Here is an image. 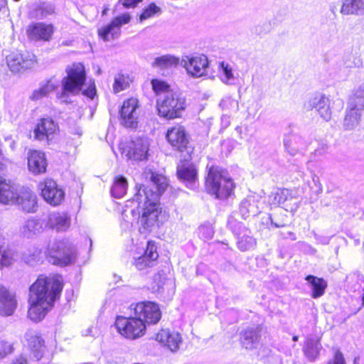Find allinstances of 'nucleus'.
I'll return each mask as SVG.
<instances>
[{
	"mask_svg": "<svg viewBox=\"0 0 364 364\" xmlns=\"http://www.w3.org/2000/svg\"><path fill=\"white\" fill-rule=\"evenodd\" d=\"M147 176L151 186L136 185V192L131 201L136 205V209L132 210V214H138V223L146 230L160 221L162 215L159 200L168 185L166 178L161 174L150 171Z\"/></svg>",
	"mask_w": 364,
	"mask_h": 364,
	"instance_id": "nucleus-1",
	"label": "nucleus"
},
{
	"mask_svg": "<svg viewBox=\"0 0 364 364\" xmlns=\"http://www.w3.org/2000/svg\"><path fill=\"white\" fill-rule=\"evenodd\" d=\"M63 287L61 276H40L30 287L28 317L34 321L43 319L59 297Z\"/></svg>",
	"mask_w": 364,
	"mask_h": 364,
	"instance_id": "nucleus-2",
	"label": "nucleus"
},
{
	"mask_svg": "<svg viewBox=\"0 0 364 364\" xmlns=\"http://www.w3.org/2000/svg\"><path fill=\"white\" fill-rule=\"evenodd\" d=\"M151 85L158 96L156 106L159 114L166 119L180 117L185 109V99L178 92L170 89L166 82L152 80Z\"/></svg>",
	"mask_w": 364,
	"mask_h": 364,
	"instance_id": "nucleus-3",
	"label": "nucleus"
},
{
	"mask_svg": "<svg viewBox=\"0 0 364 364\" xmlns=\"http://www.w3.org/2000/svg\"><path fill=\"white\" fill-rule=\"evenodd\" d=\"M67 75L61 80V92L57 97L64 103H68L70 96L78 95L82 90L86 80L85 68L81 63H75L66 68Z\"/></svg>",
	"mask_w": 364,
	"mask_h": 364,
	"instance_id": "nucleus-4",
	"label": "nucleus"
},
{
	"mask_svg": "<svg viewBox=\"0 0 364 364\" xmlns=\"http://www.w3.org/2000/svg\"><path fill=\"white\" fill-rule=\"evenodd\" d=\"M205 187L208 192L215 196L216 198L225 199L233 193L235 186L225 171L211 167L206 177Z\"/></svg>",
	"mask_w": 364,
	"mask_h": 364,
	"instance_id": "nucleus-5",
	"label": "nucleus"
},
{
	"mask_svg": "<svg viewBox=\"0 0 364 364\" xmlns=\"http://www.w3.org/2000/svg\"><path fill=\"white\" fill-rule=\"evenodd\" d=\"M45 254L50 257V262L58 266H67L75 262L76 250L68 240L50 242Z\"/></svg>",
	"mask_w": 364,
	"mask_h": 364,
	"instance_id": "nucleus-6",
	"label": "nucleus"
},
{
	"mask_svg": "<svg viewBox=\"0 0 364 364\" xmlns=\"http://www.w3.org/2000/svg\"><path fill=\"white\" fill-rule=\"evenodd\" d=\"M115 326L120 334L130 339H136L142 336L146 329V325L142 318H138L136 316L129 318L117 316Z\"/></svg>",
	"mask_w": 364,
	"mask_h": 364,
	"instance_id": "nucleus-7",
	"label": "nucleus"
},
{
	"mask_svg": "<svg viewBox=\"0 0 364 364\" xmlns=\"http://www.w3.org/2000/svg\"><path fill=\"white\" fill-rule=\"evenodd\" d=\"M6 63L12 73H19L33 68L36 64V59L32 53L16 50L6 56Z\"/></svg>",
	"mask_w": 364,
	"mask_h": 364,
	"instance_id": "nucleus-8",
	"label": "nucleus"
},
{
	"mask_svg": "<svg viewBox=\"0 0 364 364\" xmlns=\"http://www.w3.org/2000/svg\"><path fill=\"white\" fill-rule=\"evenodd\" d=\"M149 141L146 137H136L122 146V154L127 159L143 161L147 159Z\"/></svg>",
	"mask_w": 364,
	"mask_h": 364,
	"instance_id": "nucleus-9",
	"label": "nucleus"
},
{
	"mask_svg": "<svg viewBox=\"0 0 364 364\" xmlns=\"http://www.w3.org/2000/svg\"><path fill=\"white\" fill-rule=\"evenodd\" d=\"M181 65L191 76L198 77L207 75L208 60L204 55H184L181 60Z\"/></svg>",
	"mask_w": 364,
	"mask_h": 364,
	"instance_id": "nucleus-10",
	"label": "nucleus"
},
{
	"mask_svg": "<svg viewBox=\"0 0 364 364\" xmlns=\"http://www.w3.org/2000/svg\"><path fill=\"white\" fill-rule=\"evenodd\" d=\"M139 118V102L134 97L124 101L120 109L121 124L128 128H136Z\"/></svg>",
	"mask_w": 364,
	"mask_h": 364,
	"instance_id": "nucleus-11",
	"label": "nucleus"
},
{
	"mask_svg": "<svg viewBox=\"0 0 364 364\" xmlns=\"http://www.w3.org/2000/svg\"><path fill=\"white\" fill-rule=\"evenodd\" d=\"M134 316L141 318L146 323H156L161 318V311L159 306L151 301L137 303L134 308Z\"/></svg>",
	"mask_w": 364,
	"mask_h": 364,
	"instance_id": "nucleus-12",
	"label": "nucleus"
},
{
	"mask_svg": "<svg viewBox=\"0 0 364 364\" xmlns=\"http://www.w3.org/2000/svg\"><path fill=\"white\" fill-rule=\"evenodd\" d=\"M131 21V16L128 13L115 17L109 24L98 30V34L104 41H109L117 38L121 33V27Z\"/></svg>",
	"mask_w": 364,
	"mask_h": 364,
	"instance_id": "nucleus-13",
	"label": "nucleus"
},
{
	"mask_svg": "<svg viewBox=\"0 0 364 364\" xmlns=\"http://www.w3.org/2000/svg\"><path fill=\"white\" fill-rule=\"evenodd\" d=\"M41 191V196L46 202L52 205H59L64 199L65 193L59 188L56 182L52 179L47 178L38 185Z\"/></svg>",
	"mask_w": 364,
	"mask_h": 364,
	"instance_id": "nucleus-14",
	"label": "nucleus"
},
{
	"mask_svg": "<svg viewBox=\"0 0 364 364\" xmlns=\"http://www.w3.org/2000/svg\"><path fill=\"white\" fill-rule=\"evenodd\" d=\"M294 199L293 193L291 190L287 188H279L275 191L272 192L268 196V203L271 205H284L287 210H295L299 207V203L294 202L291 203V201Z\"/></svg>",
	"mask_w": 364,
	"mask_h": 364,
	"instance_id": "nucleus-15",
	"label": "nucleus"
},
{
	"mask_svg": "<svg viewBox=\"0 0 364 364\" xmlns=\"http://www.w3.org/2000/svg\"><path fill=\"white\" fill-rule=\"evenodd\" d=\"M262 328L259 326H248L240 333V343L243 348L252 350L258 348L261 343Z\"/></svg>",
	"mask_w": 364,
	"mask_h": 364,
	"instance_id": "nucleus-16",
	"label": "nucleus"
},
{
	"mask_svg": "<svg viewBox=\"0 0 364 364\" xmlns=\"http://www.w3.org/2000/svg\"><path fill=\"white\" fill-rule=\"evenodd\" d=\"M166 137L178 151L183 152L187 149L189 138L183 127L178 125L168 129Z\"/></svg>",
	"mask_w": 364,
	"mask_h": 364,
	"instance_id": "nucleus-17",
	"label": "nucleus"
},
{
	"mask_svg": "<svg viewBox=\"0 0 364 364\" xmlns=\"http://www.w3.org/2000/svg\"><path fill=\"white\" fill-rule=\"evenodd\" d=\"M284 146L289 155L294 156L301 154L308 146L304 138L297 134H290L284 136Z\"/></svg>",
	"mask_w": 364,
	"mask_h": 364,
	"instance_id": "nucleus-18",
	"label": "nucleus"
},
{
	"mask_svg": "<svg viewBox=\"0 0 364 364\" xmlns=\"http://www.w3.org/2000/svg\"><path fill=\"white\" fill-rule=\"evenodd\" d=\"M238 231L234 230L237 235V246L242 252L254 250L257 245L256 239L252 235L251 231L240 223L237 224Z\"/></svg>",
	"mask_w": 364,
	"mask_h": 364,
	"instance_id": "nucleus-19",
	"label": "nucleus"
},
{
	"mask_svg": "<svg viewBox=\"0 0 364 364\" xmlns=\"http://www.w3.org/2000/svg\"><path fill=\"white\" fill-rule=\"evenodd\" d=\"M29 38L35 41H49L53 33V26L44 23H36L30 25L27 30Z\"/></svg>",
	"mask_w": 364,
	"mask_h": 364,
	"instance_id": "nucleus-20",
	"label": "nucleus"
},
{
	"mask_svg": "<svg viewBox=\"0 0 364 364\" xmlns=\"http://www.w3.org/2000/svg\"><path fill=\"white\" fill-rule=\"evenodd\" d=\"M16 304L15 296L0 284V315L4 316L12 315Z\"/></svg>",
	"mask_w": 364,
	"mask_h": 364,
	"instance_id": "nucleus-21",
	"label": "nucleus"
},
{
	"mask_svg": "<svg viewBox=\"0 0 364 364\" xmlns=\"http://www.w3.org/2000/svg\"><path fill=\"white\" fill-rule=\"evenodd\" d=\"M156 340L166 345L171 351L176 352L178 350L182 341L181 335L176 331H170L168 329H162L156 336Z\"/></svg>",
	"mask_w": 364,
	"mask_h": 364,
	"instance_id": "nucleus-22",
	"label": "nucleus"
},
{
	"mask_svg": "<svg viewBox=\"0 0 364 364\" xmlns=\"http://www.w3.org/2000/svg\"><path fill=\"white\" fill-rule=\"evenodd\" d=\"M23 210L28 213H33L37 210V197L29 189L21 191L16 196V203Z\"/></svg>",
	"mask_w": 364,
	"mask_h": 364,
	"instance_id": "nucleus-23",
	"label": "nucleus"
},
{
	"mask_svg": "<svg viewBox=\"0 0 364 364\" xmlns=\"http://www.w3.org/2000/svg\"><path fill=\"white\" fill-rule=\"evenodd\" d=\"M158 257L156 245L152 242H148L144 254L135 259L134 265L138 269L142 270L146 267H151Z\"/></svg>",
	"mask_w": 364,
	"mask_h": 364,
	"instance_id": "nucleus-24",
	"label": "nucleus"
},
{
	"mask_svg": "<svg viewBox=\"0 0 364 364\" xmlns=\"http://www.w3.org/2000/svg\"><path fill=\"white\" fill-rule=\"evenodd\" d=\"M28 166L33 173L41 174L46 171L47 163L43 153L31 151L28 156Z\"/></svg>",
	"mask_w": 364,
	"mask_h": 364,
	"instance_id": "nucleus-25",
	"label": "nucleus"
},
{
	"mask_svg": "<svg viewBox=\"0 0 364 364\" xmlns=\"http://www.w3.org/2000/svg\"><path fill=\"white\" fill-rule=\"evenodd\" d=\"M70 225V218L65 213L53 212L48 215L46 227L57 231H65Z\"/></svg>",
	"mask_w": 364,
	"mask_h": 364,
	"instance_id": "nucleus-26",
	"label": "nucleus"
},
{
	"mask_svg": "<svg viewBox=\"0 0 364 364\" xmlns=\"http://www.w3.org/2000/svg\"><path fill=\"white\" fill-rule=\"evenodd\" d=\"M57 126L50 118H43L35 129V137L38 140L49 139L50 136L55 133Z\"/></svg>",
	"mask_w": 364,
	"mask_h": 364,
	"instance_id": "nucleus-27",
	"label": "nucleus"
},
{
	"mask_svg": "<svg viewBox=\"0 0 364 364\" xmlns=\"http://www.w3.org/2000/svg\"><path fill=\"white\" fill-rule=\"evenodd\" d=\"M46 223L41 219H28L21 228V234L27 238H33L43 232Z\"/></svg>",
	"mask_w": 364,
	"mask_h": 364,
	"instance_id": "nucleus-28",
	"label": "nucleus"
},
{
	"mask_svg": "<svg viewBox=\"0 0 364 364\" xmlns=\"http://www.w3.org/2000/svg\"><path fill=\"white\" fill-rule=\"evenodd\" d=\"M259 200L255 196H248L242 200L240 205V213L242 218L247 219L250 217L256 216L260 213L259 206Z\"/></svg>",
	"mask_w": 364,
	"mask_h": 364,
	"instance_id": "nucleus-29",
	"label": "nucleus"
},
{
	"mask_svg": "<svg viewBox=\"0 0 364 364\" xmlns=\"http://www.w3.org/2000/svg\"><path fill=\"white\" fill-rule=\"evenodd\" d=\"M177 175L180 180L186 183L190 188H193L197 180V171L192 164H183L178 167Z\"/></svg>",
	"mask_w": 364,
	"mask_h": 364,
	"instance_id": "nucleus-30",
	"label": "nucleus"
},
{
	"mask_svg": "<svg viewBox=\"0 0 364 364\" xmlns=\"http://www.w3.org/2000/svg\"><path fill=\"white\" fill-rule=\"evenodd\" d=\"M363 110L358 107H353L351 103L348 102L343 124L346 130H353L359 124L360 112Z\"/></svg>",
	"mask_w": 364,
	"mask_h": 364,
	"instance_id": "nucleus-31",
	"label": "nucleus"
},
{
	"mask_svg": "<svg viewBox=\"0 0 364 364\" xmlns=\"http://www.w3.org/2000/svg\"><path fill=\"white\" fill-rule=\"evenodd\" d=\"M18 193L15 188L0 177V203L4 204L15 203Z\"/></svg>",
	"mask_w": 364,
	"mask_h": 364,
	"instance_id": "nucleus-32",
	"label": "nucleus"
},
{
	"mask_svg": "<svg viewBox=\"0 0 364 364\" xmlns=\"http://www.w3.org/2000/svg\"><path fill=\"white\" fill-rule=\"evenodd\" d=\"M305 279L311 285L312 290L311 296L314 299L321 296L327 287L326 282L322 279L313 275H308Z\"/></svg>",
	"mask_w": 364,
	"mask_h": 364,
	"instance_id": "nucleus-33",
	"label": "nucleus"
},
{
	"mask_svg": "<svg viewBox=\"0 0 364 364\" xmlns=\"http://www.w3.org/2000/svg\"><path fill=\"white\" fill-rule=\"evenodd\" d=\"M322 348L319 339L308 338L304 346L305 355L310 361H314L318 356Z\"/></svg>",
	"mask_w": 364,
	"mask_h": 364,
	"instance_id": "nucleus-34",
	"label": "nucleus"
},
{
	"mask_svg": "<svg viewBox=\"0 0 364 364\" xmlns=\"http://www.w3.org/2000/svg\"><path fill=\"white\" fill-rule=\"evenodd\" d=\"M179 64L181 65V60L178 58L172 55H164L156 58L152 63V66L161 69H168L176 67Z\"/></svg>",
	"mask_w": 364,
	"mask_h": 364,
	"instance_id": "nucleus-35",
	"label": "nucleus"
},
{
	"mask_svg": "<svg viewBox=\"0 0 364 364\" xmlns=\"http://www.w3.org/2000/svg\"><path fill=\"white\" fill-rule=\"evenodd\" d=\"M127 187L128 183L126 178L122 176H117L114 178L111 188V194L114 198H121L126 194Z\"/></svg>",
	"mask_w": 364,
	"mask_h": 364,
	"instance_id": "nucleus-36",
	"label": "nucleus"
},
{
	"mask_svg": "<svg viewBox=\"0 0 364 364\" xmlns=\"http://www.w3.org/2000/svg\"><path fill=\"white\" fill-rule=\"evenodd\" d=\"M220 80L226 85H232L235 82V77L233 74L232 67L228 63H220Z\"/></svg>",
	"mask_w": 364,
	"mask_h": 364,
	"instance_id": "nucleus-37",
	"label": "nucleus"
},
{
	"mask_svg": "<svg viewBox=\"0 0 364 364\" xmlns=\"http://www.w3.org/2000/svg\"><path fill=\"white\" fill-rule=\"evenodd\" d=\"M287 222V215L278 213L269 214L267 217L265 221H263V223H265L267 225V228L270 230L272 228H282L286 225Z\"/></svg>",
	"mask_w": 364,
	"mask_h": 364,
	"instance_id": "nucleus-38",
	"label": "nucleus"
},
{
	"mask_svg": "<svg viewBox=\"0 0 364 364\" xmlns=\"http://www.w3.org/2000/svg\"><path fill=\"white\" fill-rule=\"evenodd\" d=\"M29 346L33 354V357L40 360L44 352V341L40 336H33L29 340Z\"/></svg>",
	"mask_w": 364,
	"mask_h": 364,
	"instance_id": "nucleus-39",
	"label": "nucleus"
},
{
	"mask_svg": "<svg viewBox=\"0 0 364 364\" xmlns=\"http://www.w3.org/2000/svg\"><path fill=\"white\" fill-rule=\"evenodd\" d=\"M349 103H351L353 107H358L360 109H364V82L356 87Z\"/></svg>",
	"mask_w": 364,
	"mask_h": 364,
	"instance_id": "nucleus-40",
	"label": "nucleus"
},
{
	"mask_svg": "<svg viewBox=\"0 0 364 364\" xmlns=\"http://www.w3.org/2000/svg\"><path fill=\"white\" fill-rule=\"evenodd\" d=\"M130 82L131 80L128 75L118 73L114 77V92L117 93L127 89L129 86Z\"/></svg>",
	"mask_w": 364,
	"mask_h": 364,
	"instance_id": "nucleus-41",
	"label": "nucleus"
},
{
	"mask_svg": "<svg viewBox=\"0 0 364 364\" xmlns=\"http://www.w3.org/2000/svg\"><path fill=\"white\" fill-rule=\"evenodd\" d=\"M328 98L323 95H316L309 98L305 106L308 109H316L317 111L319 107L323 106V104L328 102Z\"/></svg>",
	"mask_w": 364,
	"mask_h": 364,
	"instance_id": "nucleus-42",
	"label": "nucleus"
},
{
	"mask_svg": "<svg viewBox=\"0 0 364 364\" xmlns=\"http://www.w3.org/2000/svg\"><path fill=\"white\" fill-rule=\"evenodd\" d=\"M161 14V9L157 6L154 3H151L147 7H146L141 14L139 16L140 21H143L148 19L154 15Z\"/></svg>",
	"mask_w": 364,
	"mask_h": 364,
	"instance_id": "nucleus-43",
	"label": "nucleus"
},
{
	"mask_svg": "<svg viewBox=\"0 0 364 364\" xmlns=\"http://www.w3.org/2000/svg\"><path fill=\"white\" fill-rule=\"evenodd\" d=\"M341 13L344 15H358L357 0H345L343 3Z\"/></svg>",
	"mask_w": 364,
	"mask_h": 364,
	"instance_id": "nucleus-44",
	"label": "nucleus"
},
{
	"mask_svg": "<svg viewBox=\"0 0 364 364\" xmlns=\"http://www.w3.org/2000/svg\"><path fill=\"white\" fill-rule=\"evenodd\" d=\"M220 106L223 110L229 112H235L237 111L239 107L237 101L229 97L223 98L220 103Z\"/></svg>",
	"mask_w": 364,
	"mask_h": 364,
	"instance_id": "nucleus-45",
	"label": "nucleus"
},
{
	"mask_svg": "<svg viewBox=\"0 0 364 364\" xmlns=\"http://www.w3.org/2000/svg\"><path fill=\"white\" fill-rule=\"evenodd\" d=\"M14 261V254L11 250H0V265L2 267H8Z\"/></svg>",
	"mask_w": 364,
	"mask_h": 364,
	"instance_id": "nucleus-46",
	"label": "nucleus"
},
{
	"mask_svg": "<svg viewBox=\"0 0 364 364\" xmlns=\"http://www.w3.org/2000/svg\"><path fill=\"white\" fill-rule=\"evenodd\" d=\"M198 235L203 240H210L214 235V230L210 225H203L198 228Z\"/></svg>",
	"mask_w": 364,
	"mask_h": 364,
	"instance_id": "nucleus-47",
	"label": "nucleus"
},
{
	"mask_svg": "<svg viewBox=\"0 0 364 364\" xmlns=\"http://www.w3.org/2000/svg\"><path fill=\"white\" fill-rule=\"evenodd\" d=\"M42 252L39 248H34L33 250H29L28 254H24V259L26 263L33 264L34 262H38L41 259Z\"/></svg>",
	"mask_w": 364,
	"mask_h": 364,
	"instance_id": "nucleus-48",
	"label": "nucleus"
},
{
	"mask_svg": "<svg viewBox=\"0 0 364 364\" xmlns=\"http://www.w3.org/2000/svg\"><path fill=\"white\" fill-rule=\"evenodd\" d=\"M55 9L50 4L43 3L41 4L37 10L38 16L43 18L54 13Z\"/></svg>",
	"mask_w": 364,
	"mask_h": 364,
	"instance_id": "nucleus-49",
	"label": "nucleus"
},
{
	"mask_svg": "<svg viewBox=\"0 0 364 364\" xmlns=\"http://www.w3.org/2000/svg\"><path fill=\"white\" fill-rule=\"evenodd\" d=\"M58 87V82L54 80V77H51L46 82L41 85L40 89L41 92H43L46 96L55 90Z\"/></svg>",
	"mask_w": 364,
	"mask_h": 364,
	"instance_id": "nucleus-50",
	"label": "nucleus"
},
{
	"mask_svg": "<svg viewBox=\"0 0 364 364\" xmlns=\"http://www.w3.org/2000/svg\"><path fill=\"white\" fill-rule=\"evenodd\" d=\"M320 116L326 122L331 119V111L330 108V100L328 102L323 104V106L319 107V109L317 111Z\"/></svg>",
	"mask_w": 364,
	"mask_h": 364,
	"instance_id": "nucleus-51",
	"label": "nucleus"
},
{
	"mask_svg": "<svg viewBox=\"0 0 364 364\" xmlns=\"http://www.w3.org/2000/svg\"><path fill=\"white\" fill-rule=\"evenodd\" d=\"M362 64V60L360 58L353 56H347L344 60V65L346 68H359Z\"/></svg>",
	"mask_w": 364,
	"mask_h": 364,
	"instance_id": "nucleus-52",
	"label": "nucleus"
},
{
	"mask_svg": "<svg viewBox=\"0 0 364 364\" xmlns=\"http://www.w3.org/2000/svg\"><path fill=\"white\" fill-rule=\"evenodd\" d=\"M328 364H346V361L342 353L339 350L336 351L334 355L333 359L329 360L328 362Z\"/></svg>",
	"mask_w": 364,
	"mask_h": 364,
	"instance_id": "nucleus-53",
	"label": "nucleus"
},
{
	"mask_svg": "<svg viewBox=\"0 0 364 364\" xmlns=\"http://www.w3.org/2000/svg\"><path fill=\"white\" fill-rule=\"evenodd\" d=\"M82 94L90 99H93L96 94V88L95 83L92 82L89 87L82 91Z\"/></svg>",
	"mask_w": 364,
	"mask_h": 364,
	"instance_id": "nucleus-54",
	"label": "nucleus"
},
{
	"mask_svg": "<svg viewBox=\"0 0 364 364\" xmlns=\"http://www.w3.org/2000/svg\"><path fill=\"white\" fill-rule=\"evenodd\" d=\"M312 181H314V183H315V186L316 187V195H319L320 193H322L323 191V187H322V185L321 183H320V181H319V178L316 175V174H314L312 176Z\"/></svg>",
	"mask_w": 364,
	"mask_h": 364,
	"instance_id": "nucleus-55",
	"label": "nucleus"
},
{
	"mask_svg": "<svg viewBox=\"0 0 364 364\" xmlns=\"http://www.w3.org/2000/svg\"><path fill=\"white\" fill-rule=\"evenodd\" d=\"M40 91H41L40 87L38 89L33 90L32 95L30 96V99L32 100H38L46 96V95H44L43 92H41Z\"/></svg>",
	"mask_w": 364,
	"mask_h": 364,
	"instance_id": "nucleus-56",
	"label": "nucleus"
},
{
	"mask_svg": "<svg viewBox=\"0 0 364 364\" xmlns=\"http://www.w3.org/2000/svg\"><path fill=\"white\" fill-rule=\"evenodd\" d=\"M142 0H124L122 4L125 8L135 7Z\"/></svg>",
	"mask_w": 364,
	"mask_h": 364,
	"instance_id": "nucleus-57",
	"label": "nucleus"
},
{
	"mask_svg": "<svg viewBox=\"0 0 364 364\" xmlns=\"http://www.w3.org/2000/svg\"><path fill=\"white\" fill-rule=\"evenodd\" d=\"M1 345L4 346L5 348H6V350H4V353H1L0 351V359L4 358L6 354L11 353V350H12L11 346H10L9 343H1Z\"/></svg>",
	"mask_w": 364,
	"mask_h": 364,
	"instance_id": "nucleus-58",
	"label": "nucleus"
},
{
	"mask_svg": "<svg viewBox=\"0 0 364 364\" xmlns=\"http://www.w3.org/2000/svg\"><path fill=\"white\" fill-rule=\"evenodd\" d=\"M358 15L364 14V0H357Z\"/></svg>",
	"mask_w": 364,
	"mask_h": 364,
	"instance_id": "nucleus-59",
	"label": "nucleus"
},
{
	"mask_svg": "<svg viewBox=\"0 0 364 364\" xmlns=\"http://www.w3.org/2000/svg\"><path fill=\"white\" fill-rule=\"evenodd\" d=\"M315 238L316 240H318V242L323 245H327L329 242V240L327 237H322L317 235L316 234H315Z\"/></svg>",
	"mask_w": 364,
	"mask_h": 364,
	"instance_id": "nucleus-60",
	"label": "nucleus"
},
{
	"mask_svg": "<svg viewBox=\"0 0 364 364\" xmlns=\"http://www.w3.org/2000/svg\"><path fill=\"white\" fill-rule=\"evenodd\" d=\"M287 235H288V236H284V238L289 237L291 240H296V236L295 233H294L292 232H288Z\"/></svg>",
	"mask_w": 364,
	"mask_h": 364,
	"instance_id": "nucleus-61",
	"label": "nucleus"
},
{
	"mask_svg": "<svg viewBox=\"0 0 364 364\" xmlns=\"http://www.w3.org/2000/svg\"><path fill=\"white\" fill-rule=\"evenodd\" d=\"M13 364H26V360L23 358H20L14 362Z\"/></svg>",
	"mask_w": 364,
	"mask_h": 364,
	"instance_id": "nucleus-62",
	"label": "nucleus"
},
{
	"mask_svg": "<svg viewBox=\"0 0 364 364\" xmlns=\"http://www.w3.org/2000/svg\"><path fill=\"white\" fill-rule=\"evenodd\" d=\"M7 4L6 0H0V11L1 9L4 8Z\"/></svg>",
	"mask_w": 364,
	"mask_h": 364,
	"instance_id": "nucleus-63",
	"label": "nucleus"
},
{
	"mask_svg": "<svg viewBox=\"0 0 364 364\" xmlns=\"http://www.w3.org/2000/svg\"><path fill=\"white\" fill-rule=\"evenodd\" d=\"M358 358H355L354 359V363H353V364H358Z\"/></svg>",
	"mask_w": 364,
	"mask_h": 364,
	"instance_id": "nucleus-64",
	"label": "nucleus"
}]
</instances>
